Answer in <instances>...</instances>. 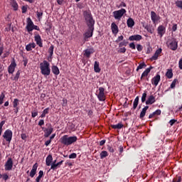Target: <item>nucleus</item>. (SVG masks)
<instances>
[{"mask_svg":"<svg viewBox=\"0 0 182 182\" xmlns=\"http://www.w3.org/2000/svg\"><path fill=\"white\" fill-rule=\"evenodd\" d=\"M82 15L87 26L88 28H95V23L96 21H95V18H93V16L92 15L90 10L84 11Z\"/></svg>","mask_w":182,"mask_h":182,"instance_id":"1","label":"nucleus"},{"mask_svg":"<svg viewBox=\"0 0 182 182\" xmlns=\"http://www.w3.org/2000/svg\"><path fill=\"white\" fill-rule=\"evenodd\" d=\"M40 70L41 75L45 77L50 75V63L46 60H44L42 63H40Z\"/></svg>","mask_w":182,"mask_h":182,"instance_id":"2","label":"nucleus"},{"mask_svg":"<svg viewBox=\"0 0 182 182\" xmlns=\"http://www.w3.org/2000/svg\"><path fill=\"white\" fill-rule=\"evenodd\" d=\"M60 140L64 146H70V144H73V143H76L77 141V136H69L68 135H64Z\"/></svg>","mask_w":182,"mask_h":182,"instance_id":"3","label":"nucleus"},{"mask_svg":"<svg viewBox=\"0 0 182 182\" xmlns=\"http://www.w3.org/2000/svg\"><path fill=\"white\" fill-rule=\"evenodd\" d=\"M126 12H127L126 9H121L119 10L113 11V16L114 19H116L117 21H120L123 17V15H124Z\"/></svg>","mask_w":182,"mask_h":182,"instance_id":"4","label":"nucleus"},{"mask_svg":"<svg viewBox=\"0 0 182 182\" xmlns=\"http://www.w3.org/2000/svg\"><path fill=\"white\" fill-rule=\"evenodd\" d=\"M95 31V27H88L87 31L83 34L84 36V41L85 42H87V39H89V38H92V36H93V32Z\"/></svg>","mask_w":182,"mask_h":182,"instance_id":"5","label":"nucleus"},{"mask_svg":"<svg viewBox=\"0 0 182 182\" xmlns=\"http://www.w3.org/2000/svg\"><path fill=\"white\" fill-rule=\"evenodd\" d=\"M168 48H169L171 50H177V48H178V41L176 38L171 39Z\"/></svg>","mask_w":182,"mask_h":182,"instance_id":"6","label":"nucleus"},{"mask_svg":"<svg viewBox=\"0 0 182 182\" xmlns=\"http://www.w3.org/2000/svg\"><path fill=\"white\" fill-rule=\"evenodd\" d=\"M12 134L13 133L11 129H6L3 134V137L4 139H6V141L11 143L12 141Z\"/></svg>","mask_w":182,"mask_h":182,"instance_id":"7","label":"nucleus"},{"mask_svg":"<svg viewBox=\"0 0 182 182\" xmlns=\"http://www.w3.org/2000/svg\"><path fill=\"white\" fill-rule=\"evenodd\" d=\"M98 100L100 102H105L106 100V95H105V88L102 87H99V93L97 95Z\"/></svg>","mask_w":182,"mask_h":182,"instance_id":"8","label":"nucleus"},{"mask_svg":"<svg viewBox=\"0 0 182 182\" xmlns=\"http://www.w3.org/2000/svg\"><path fill=\"white\" fill-rule=\"evenodd\" d=\"M34 41L40 48H43V43H42V38H41V35L38 33V32L34 33Z\"/></svg>","mask_w":182,"mask_h":182,"instance_id":"9","label":"nucleus"},{"mask_svg":"<svg viewBox=\"0 0 182 182\" xmlns=\"http://www.w3.org/2000/svg\"><path fill=\"white\" fill-rule=\"evenodd\" d=\"M6 171H11L12 170V167H14V161H12V158H9L5 165Z\"/></svg>","mask_w":182,"mask_h":182,"instance_id":"10","label":"nucleus"},{"mask_svg":"<svg viewBox=\"0 0 182 182\" xmlns=\"http://www.w3.org/2000/svg\"><path fill=\"white\" fill-rule=\"evenodd\" d=\"M34 25L35 24L33 23V21H32V19L30 17H28L27 18V25L26 26V29H27L28 33H31V32H32V28Z\"/></svg>","mask_w":182,"mask_h":182,"instance_id":"11","label":"nucleus"},{"mask_svg":"<svg viewBox=\"0 0 182 182\" xmlns=\"http://www.w3.org/2000/svg\"><path fill=\"white\" fill-rule=\"evenodd\" d=\"M44 137H49V136L53 133V127H52V124H48V128L44 130Z\"/></svg>","mask_w":182,"mask_h":182,"instance_id":"12","label":"nucleus"},{"mask_svg":"<svg viewBox=\"0 0 182 182\" xmlns=\"http://www.w3.org/2000/svg\"><path fill=\"white\" fill-rule=\"evenodd\" d=\"M16 68V63H15V59H13L10 65L8 68V72L10 74H13L15 72V68Z\"/></svg>","mask_w":182,"mask_h":182,"instance_id":"13","label":"nucleus"},{"mask_svg":"<svg viewBox=\"0 0 182 182\" xmlns=\"http://www.w3.org/2000/svg\"><path fill=\"white\" fill-rule=\"evenodd\" d=\"M84 56L86 58H90V55H92V53H95V48L93 47H91L90 48H87L83 51Z\"/></svg>","mask_w":182,"mask_h":182,"instance_id":"14","label":"nucleus"},{"mask_svg":"<svg viewBox=\"0 0 182 182\" xmlns=\"http://www.w3.org/2000/svg\"><path fill=\"white\" fill-rule=\"evenodd\" d=\"M161 79V77L159 75V74H156V76H154L151 79V84L154 85V86H157L160 82Z\"/></svg>","mask_w":182,"mask_h":182,"instance_id":"15","label":"nucleus"},{"mask_svg":"<svg viewBox=\"0 0 182 182\" xmlns=\"http://www.w3.org/2000/svg\"><path fill=\"white\" fill-rule=\"evenodd\" d=\"M161 52H163V49H161V48L157 49L155 51L154 56H152L151 58V60H157V59H159V56H160V55H161Z\"/></svg>","mask_w":182,"mask_h":182,"instance_id":"16","label":"nucleus"},{"mask_svg":"<svg viewBox=\"0 0 182 182\" xmlns=\"http://www.w3.org/2000/svg\"><path fill=\"white\" fill-rule=\"evenodd\" d=\"M157 32L160 38H163V36L166 33V27L163 25L159 26L157 28Z\"/></svg>","mask_w":182,"mask_h":182,"instance_id":"17","label":"nucleus"},{"mask_svg":"<svg viewBox=\"0 0 182 182\" xmlns=\"http://www.w3.org/2000/svg\"><path fill=\"white\" fill-rule=\"evenodd\" d=\"M111 30L112 33H114V35H117V33H119V27L115 23H112Z\"/></svg>","mask_w":182,"mask_h":182,"instance_id":"18","label":"nucleus"},{"mask_svg":"<svg viewBox=\"0 0 182 182\" xmlns=\"http://www.w3.org/2000/svg\"><path fill=\"white\" fill-rule=\"evenodd\" d=\"M141 39H143V37L141 35H139V34L130 36L129 37V41H141Z\"/></svg>","mask_w":182,"mask_h":182,"instance_id":"19","label":"nucleus"},{"mask_svg":"<svg viewBox=\"0 0 182 182\" xmlns=\"http://www.w3.org/2000/svg\"><path fill=\"white\" fill-rule=\"evenodd\" d=\"M151 19L154 23L159 21V16L154 11H151Z\"/></svg>","mask_w":182,"mask_h":182,"instance_id":"20","label":"nucleus"},{"mask_svg":"<svg viewBox=\"0 0 182 182\" xmlns=\"http://www.w3.org/2000/svg\"><path fill=\"white\" fill-rule=\"evenodd\" d=\"M51 72L55 76H58L60 73V71L59 70V68H58V66L56 65L51 66Z\"/></svg>","mask_w":182,"mask_h":182,"instance_id":"21","label":"nucleus"},{"mask_svg":"<svg viewBox=\"0 0 182 182\" xmlns=\"http://www.w3.org/2000/svg\"><path fill=\"white\" fill-rule=\"evenodd\" d=\"M35 48H36V44L35 43H30L26 46V50H27V52H31L32 48L35 49Z\"/></svg>","mask_w":182,"mask_h":182,"instance_id":"22","label":"nucleus"},{"mask_svg":"<svg viewBox=\"0 0 182 182\" xmlns=\"http://www.w3.org/2000/svg\"><path fill=\"white\" fill-rule=\"evenodd\" d=\"M156 102V97L153 95H150L146 101V105H153Z\"/></svg>","mask_w":182,"mask_h":182,"instance_id":"23","label":"nucleus"},{"mask_svg":"<svg viewBox=\"0 0 182 182\" xmlns=\"http://www.w3.org/2000/svg\"><path fill=\"white\" fill-rule=\"evenodd\" d=\"M153 69V67L146 68L141 74V80H143V77H146L149 75V73Z\"/></svg>","mask_w":182,"mask_h":182,"instance_id":"24","label":"nucleus"},{"mask_svg":"<svg viewBox=\"0 0 182 182\" xmlns=\"http://www.w3.org/2000/svg\"><path fill=\"white\" fill-rule=\"evenodd\" d=\"M53 161V157L51 154H49L46 159V166H49L52 164V161Z\"/></svg>","mask_w":182,"mask_h":182,"instance_id":"25","label":"nucleus"},{"mask_svg":"<svg viewBox=\"0 0 182 182\" xmlns=\"http://www.w3.org/2000/svg\"><path fill=\"white\" fill-rule=\"evenodd\" d=\"M112 129H114V130H120V129H123V124L122 122L118 123L117 124H111L110 125Z\"/></svg>","mask_w":182,"mask_h":182,"instance_id":"26","label":"nucleus"},{"mask_svg":"<svg viewBox=\"0 0 182 182\" xmlns=\"http://www.w3.org/2000/svg\"><path fill=\"white\" fill-rule=\"evenodd\" d=\"M160 114H161V109H156L152 114H150L149 115V119H153V117H154V116H160Z\"/></svg>","mask_w":182,"mask_h":182,"instance_id":"27","label":"nucleus"},{"mask_svg":"<svg viewBox=\"0 0 182 182\" xmlns=\"http://www.w3.org/2000/svg\"><path fill=\"white\" fill-rule=\"evenodd\" d=\"M127 25L128 28H133L134 26V20H133L132 18H129L127 21Z\"/></svg>","mask_w":182,"mask_h":182,"instance_id":"28","label":"nucleus"},{"mask_svg":"<svg viewBox=\"0 0 182 182\" xmlns=\"http://www.w3.org/2000/svg\"><path fill=\"white\" fill-rule=\"evenodd\" d=\"M149 109V106H145L143 109L142 111L140 113L139 117L140 119H143L144 116H146V112Z\"/></svg>","mask_w":182,"mask_h":182,"instance_id":"29","label":"nucleus"},{"mask_svg":"<svg viewBox=\"0 0 182 182\" xmlns=\"http://www.w3.org/2000/svg\"><path fill=\"white\" fill-rule=\"evenodd\" d=\"M94 70L96 73H100V68L99 67V62L95 61Z\"/></svg>","mask_w":182,"mask_h":182,"instance_id":"30","label":"nucleus"},{"mask_svg":"<svg viewBox=\"0 0 182 182\" xmlns=\"http://www.w3.org/2000/svg\"><path fill=\"white\" fill-rule=\"evenodd\" d=\"M11 5L14 8V11H18V3L16 0H11Z\"/></svg>","mask_w":182,"mask_h":182,"instance_id":"31","label":"nucleus"},{"mask_svg":"<svg viewBox=\"0 0 182 182\" xmlns=\"http://www.w3.org/2000/svg\"><path fill=\"white\" fill-rule=\"evenodd\" d=\"M53 49H55V46H53V45H51L48 48V53L50 59H52V56H53Z\"/></svg>","mask_w":182,"mask_h":182,"instance_id":"32","label":"nucleus"},{"mask_svg":"<svg viewBox=\"0 0 182 182\" xmlns=\"http://www.w3.org/2000/svg\"><path fill=\"white\" fill-rule=\"evenodd\" d=\"M139 105V96L136 97L134 101L133 104V109L135 110V109L137 108V106Z\"/></svg>","mask_w":182,"mask_h":182,"instance_id":"33","label":"nucleus"},{"mask_svg":"<svg viewBox=\"0 0 182 182\" xmlns=\"http://www.w3.org/2000/svg\"><path fill=\"white\" fill-rule=\"evenodd\" d=\"M100 159H106V157H107V156H109V153H107V151H102L100 154Z\"/></svg>","mask_w":182,"mask_h":182,"instance_id":"34","label":"nucleus"},{"mask_svg":"<svg viewBox=\"0 0 182 182\" xmlns=\"http://www.w3.org/2000/svg\"><path fill=\"white\" fill-rule=\"evenodd\" d=\"M43 177V171H40L38 172V176L36 178V182L41 181V179Z\"/></svg>","mask_w":182,"mask_h":182,"instance_id":"35","label":"nucleus"},{"mask_svg":"<svg viewBox=\"0 0 182 182\" xmlns=\"http://www.w3.org/2000/svg\"><path fill=\"white\" fill-rule=\"evenodd\" d=\"M166 76L168 79H171V77H173V70H168Z\"/></svg>","mask_w":182,"mask_h":182,"instance_id":"36","label":"nucleus"},{"mask_svg":"<svg viewBox=\"0 0 182 182\" xmlns=\"http://www.w3.org/2000/svg\"><path fill=\"white\" fill-rule=\"evenodd\" d=\"M48 113H49V107H47V108H46V109L43 111V112H42L41 115L40 116V117H41V118L43 119V118L45 117L46 116V114H48Z\"/></svg>","mask_w":182,"mask_h":182,"instance_id":"37","label":"nucleus"},{"mask_svg":"<svg viewBox=\"0 0 182 182\" xmlns=\"http://www.w3.org/2000/svg\"><path fill=\"white\" fill-rule=\"evenodd\" d=\"M146 66L147 65H146L145 63H140L136 68V72H138V70H140V69H144V68H146Z\"/></svg>","mask_w":182,"mask_h":182,"instance_id":"38","label":"nucleus"},{"mask_svg":"<svg viewBox=\"0 0 182 182\" xmlns=\"http://www.w3.org/2000/svg\"><path fill=\"white\" fill-rule=\"evenodd\" d=\"M127 45H129V41L127 40H123L122 42L119 43V47L123 48V46H127Z\"/></svg>","mask_w":182,"mask_h":182,"instance_id":"39","label":"nucleus"},{"mask_svg":"<svg viewBox=\"0 0 182 182\" xmlns=\"http://www.w3.org/2000/svg\"><path fill=\"white\" fill-rule=\"evenodd\" d=\"M38 19H42V16H43V11L42 10L38 11L36 12Z\"/></svg>","mask_w":182,"mask_h":182,"instance_id":"40","label":"nucleus"},{"mask_svg":"<svg viewBox=\"0 0 182 182\" xmlns=\"http://www.w3.org/2000/svg\"><path fill=\"white\" fill-rule=\"evenodd\" d=\"M21 76V71L18 70L13 80L18 82L19 80V77Z\"/></svg>","mask_w":182,"mask_h":182,"instance_id":"41","label":"nucleus"},{"mask_svg":"<svg viewBox=\"0 0 182 182\" xmlns=\"http://www.w3.org/2000/svg\"><path fill=\"white\" fill-rule=\"evenodd\" d=\"M59 165L57 164H51V167H50V170H58V168H59Z\"/></svg>","mask_w":182,"mask_h":182,"instance_id":"42","label":"nucleus"},{"mask_svg":"<svg viewBox=\"0 0 182 182\" xmlns=\"http://www.w3.org/2000/svg\"><path fill=\"white\" fill-rule=\"evenodd\" d=\"M18 105H19V100H18L16 98L14 99V100L13 102V107L17 108Z\"/></svg>","mask_w":182,"mask_h":182,"instance_id":"43","label":"nucleus"},{"mask_svg":"<svg viewBox=\"0 0 182 182\" xmlns=\"http://www.w3.org/2000/svg\"><path fill=\"white\" fill-rule=\"evenodd\" d=\"M178 82V80L174 79L171 84V86H170L171 89H174V87H176V85Z\"/></svg>","mask_w":182,"mask_h":182,"instance_id":"44","label":"nucleus"},{"mask_svg":"<svg viewBox=\"0 0 182 182\" xmlns=\"http://www.w3.org/2000/svg\"><path fill=\"white\" fill-rule=\"evenodd\" d=\"M175 4L178 8H180V9H182V1L181 0H178L175 2Z\"/></svg>","mask_w":182,"mask_h":182,"instance_id":"45","label":"nucleus"},{"mask_svg":"<svg viewBox=\"0 0 182 182\" xmlns=\"http://www.w3.org/2000/svg\"><path fill=\"white\" fill-rule=\"evenodd\" d=\"M4 99H5V94L4 92H1L0 94V105H2L4 103Z\"/></svg>","mask_w":182,"mask_h":182,"instance_id":"46","label":"nucleus"},{"mask_svg":"<svg viewBox=\"0 0 182 182\" xmlns=\"http://www.w3.org/2000/svg\"><path fill=\"white\" fill-rule=\"evenodd\" d=\"M172 182H181V176H178L173 178Z\"/></svg>","mask_w":182,"mask_h":182,"instance_id":"47","label":"nucleus"},{"mask_svg":"<svg viewBox=\"0 0 182 182\" xmlns=\"http://www.w3.org/2000/svg\"><path fill=\"white\" fill-rule=\"evenodd\" d=\"M146 97H147V93L144 92L141 96V102L142 103H144L146 102Z\"/></svg>","mask_w":182,"mask_h":182,"instance_id":"48","label":"nucleus"},{"mask_svg":"<svg viewBox=\"0 0 182 182\" xmlns=\"http://www.w3.org/2000/svg\"><path fill=\"white\" fill-rule=\"evenodd\" d=\"M145 29H146L149 33H154V29L151 28V26L145 27Z\"/></svg>","mask_w":182,"mask_h":182,"instance_id":"49","label":"nucleus"},{"mask_svg":"<svg viewBox=\"0 0 182 182\" xmlns=\"http://www.w3.org/2000/svg\"><path fill=\"white\" fill-rule=\"evenodd\" d=\"M136 49H137L138 52H141L143 50V46H141L140 44H137Z\"/></svg>","mask_w":182,"mask_h":182,"instance_id":"50","label":"nucleus"},{"mask_svg":"<svg viewBox=\"0 0 182 182\" xmlns=\"http://www.w3.org/2000/svg\"><path fill=\"white\" fill-rule=\"evenodd\" d=\"M38 116V110H34L31 112V117H36Z\"/></svg>","mask_w":182,"mask_h":182,"instance_id":"51","label":"nucleus"},{"mask_svg":"<svg viewBox=\"0 0 182 182\" xmlns=\"http://www.w3.org/2000/svg\"><path fill=\"white\" fill-rule=\"evenodd\" d=\"M36 174V171H31L30 172V177H31V178H33V177H35V175Z\"/></svg>","mask_w":182,"mask_h":182,"instance_id":"52","label":"nucleus"},{"mask_svg":"<svg viewBox=\"0 0 182 182\" xmlns=\"http://www.w3.org/2000/svg\"><path fill=\"white\" fill-rule=\"evenodd\" d=\"M119 53H126V48L123 47L118 50Z\"/></svg>","mask_w":182,"mask_h":182,"instance_id":"53","label":"nucleus"},{"mask_svg":"<svg viewBox=\"0 0 182 182\" xmlns=\"http://www.w3.org/2000/svg\"><path fill=\"white\" fill-rule=\"evenodd\" d=\"M27 11H28V7L23 6L21 8L22 14H26Z\"/></svg>","mask_w":182,"mask_h":182,"instance_id":"54","label":"nucleus"},{"mask_svg":"<svg viewBox=\"0 0 182 182\" xmlns=\"http://www.w3.org/2000/svg\"><path fill=\"white\" fill-rule=\"evenodd\" d=\"M76 157H77L76 153H73L69 155V159H76Z\"/></svg>","mask_w":182,"mask_h":182,"instance_id":"55","label":"nucleus"},{"mask_svg":"<svg viewBox=\"0 0 182 182\" xmlns=\"http://www.w3.org/2000/svg\"><path fill=\"white\" fill-rule=\"evenodd\" d=\"M107 150L110 152V153H114V149H113V147L110 146H107Z\"/></svg>","mask_w":182,"mask_h":182,"instance_id":"56","label":"nucleus"},{"mask_svg":"<svg viewBox=\"0 0 182 182\" xmlns=\"http://www.w3.org/2000/svg\"><path fill=\"white\" fill-rule=\"evenodd\" d=\"M32 171H36L38 170V163H36L33 167H32Z\"/></svg>","mask_w":182,"mask_h":182,"instance_id":"57","label":"nucleus"},{"mask_svg":"<svg viewBox=\"0 0 182 182\" xmlns=\"http://www.w3.org/2000/svg\"><path fill=\"white\" fill-rule=\"evenodd\" d=\"M123 39H124L123 36H119V37L117 38V39L116 40L117 43H119V42H121V41H123Z\"/></svg>","mask_w":182,"mask_h":182,"instance_id":"58","label":"nucleus"},{"mask_svg":"<svg viewBox=\"0 0 182 182\" xmlns=\"http://www.w3.org/2000/svg\"><path fill=\"white\" fill-rule=\"evenodd\" d=\"M129 48H131V49H136V45H134V43H129Z\"/></svg>","mask_w":182,"mask_h":182,"instance_id":"59","label":"nucleus"},{"mask_svg":"<svg viewBox=\"0 0 182 182\" xmlns=\"http://www.w3.org/2000/svg\"><path fill=\"white\" fill-rule=\"evenodd\" d=\"M67 105H68V100L63 98V106L65 107V106H67Z\"/></svg>","mask_w":182,"mask_h":182,"instance_id":"60","label":"nucleus"},{"mask_svg":"<svg viewBox=\"0 0 182 182\" xmlns=\"http://www.w3.org/2000/svg\"><path fill=\"white\" fill-rule=\"evenodd\" d=\"M31 29L32 31H33V29H35V31H41V28H39V26L36 25L33 26V28Z\"/></svg>","mask_w":182,"mask_h":182,"instance_id":"61","label":"nucleus"},{"mask_svg":"<svg viewBox=\"0 0 182 182\" xmlns=\"http://www.w3.org/2000/svg\"><path fill=\"white\" fill-rule=\"evenodd\" d=\"M26 134H21V138L22 139V140H24L26 141Z\"/></svg>","mask_w":182,"mask_h":182,"instance_id":"62","label":"nucleus"},{"mask_svg":"<svg viewBox=\"0 0 182 182\" xmlns=\"http://www.w3.org/2000/svg\"><path fill=\"white\" fill-rule=\"evenodd\" d=\"M57 4L58 5H63V4H65V0H57Z\"/></svg>","mask_w":182,"mask_h":182,"instance_id":"63","label":"nucleus"},{"mask_svg":"<svg viewBox=\"0 0 182 182\" xmlns=\"http://www.w3.org/2000/svg\"><path fill=\"white\" fill-rule=\"evenodd\" d=\"M178 66L179 69L182 70V58L179 60Z\"/></svg>","mask_w":182,"mask_h":182,"instance_id":"64","label":"nucleus"}]
</instances>
